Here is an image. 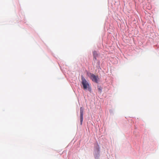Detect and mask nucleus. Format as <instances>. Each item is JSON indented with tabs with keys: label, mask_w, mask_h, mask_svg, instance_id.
<instances>
[{
	"label": "nucleus",
	"mask_w": 159,
	"mask_h": 159,
	"mask_svg": "<svg viewBox=\"0 0 159 159\" xmlns=\"http://www.w3.org/2000/svg\"><path fill=\"white\" fill-rule=\"evenodd\" d=\"M89 76L90 79H91L93 81L98 83L99 80L98 77V76H96L91 73H90Z\"/></svg>",
	"instance_id": "2"
},
{
	"label": "nucleus",
	"mask_w": 159,
	"mask_h": 159,
	"mask_svg": "<svg viewBox=\"0 0 159 159\" xmlns=\"http://www.w3.org/2000/svg\"><path fill=\"white\" fill-rule=\"evenodd\" d=\"M97 56L93 57V60L94 61H96V60H97Z\"/></svg>",
	"instance_id": "5"
},
{
	"label": "nucleus",
	"mask_w": 159,
	"mask_h": 159,
	"mask_svg": "<svg viewBox=\"0 0 159 159\" xmlns=\"http://www.w3.org/2000/svg\"><path fill=\"white\" fill-rule=\"evenodd\" d=\"M81 84L83 86V88L84 90L88 89V90L90 91L91 87L90 84L88 82L84 77L83 76L81 75Z\"/></svg>",
	"instance_id": "1"
},
{
	"label": "nucleus",
	"mask_w": 159,
	"mask_h": 159,
	"mask_svg": "<svg viewBox=\"0 0 159 159\" xmlns=\"http://www.w3.org/2000/svg\"><path fill=\"white\" fill-rule=\"evenodd\" d=\"M84 109L81 107L80 108V125H82V122L83 121V116L84 113Z\"/></svg>",
	"instance_id": "3"
},
{
	"label": "nucleus",
	"mask_w": 159,
	"mask_h": 159,
	"mask_svg": "<svg viewBox=\"0 0 159 159\" xmlns=\"http://www.w3.org/2000/svg\"><path fill=\"white\" fill-rule=\"evenodd\" d=\"M93 57H95V56H97V52L95 51H94L93 52Z\"/></svg>",
	"instance_id": "4"
},
{
	"label": "nucleus",
	"mask_w": 159,
	"mask_h": 159,
	"mask_svg": "<svg viewBox=\"0 0 159 159\" xmlns=\"http://www.w3.org/2000/svg\"><path fill=\"white\" fill-rule=\"evenodd\" d=\"M98 89H99V90H101L100 88H99Z\"/></svg>",
	"instance_id": "7"
},
{
	"label": "nucleus",
	"mask_w": 159,
	"mask_h": 159,
	"mask_svg": "<svg viewBox=\"0 0 159 159\" xmlns=\"http://www.w3.org/2000/svg\"><path fill=\"white\" fill-rule=\"evenodd\" d=\"M97 149L98 151H99V145L98 144H97Z\"/></svg>",
	"instance_id": "6"
}]
</instances>
